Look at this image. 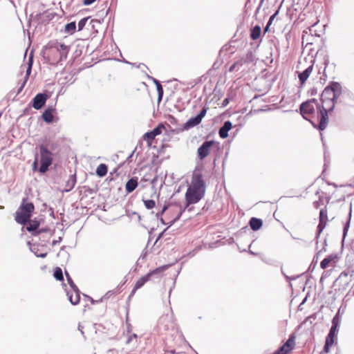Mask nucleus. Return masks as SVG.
Here are the masks:
<instances>
[{
	"mask_svg": "<svg viewBox=\"0 0 354 354\" xmlns=\"http://www.w3.org/2000/svg\"><path fill=\"white\" fill-rule=\"evenodd\" d=\"M164 128L165 127L163 124H160L155 129H153L152 131L147 132L144 135V139L147 141L149 147H150L152 145V142L155 138L157 136L161 134L162 129Z\"/></svg>",
	"mask_w": 354,
	"mask_h": 354,
	"instance_id": "nucleus-10",
	"label": "nucleus"
},
{
	"mask_svg": "<svg viewBox=\"0 0 354 354\" xmlns=\"http://www.w3.org/2000/svg\"><path fill=\"white\" fill-rule=\"evenodd\" d=\"M205 192V185L202 174L199 172H194L185 196L186 207L197 203L203 198Z\"/></svg>",
	"mask_w": 354,
	"mask_h": 354,
	"instance_id": "nucleus-2",
	"label": "nucleus"
},
{
	"mask_svg": "<svg viewBox=\"0 0 354 354\" xmlns=\"http://www.w3.org/2000/svg\"><path fill=\"white\" fill-rule=\"evenodd\" d=\"M154 82L156 85L158 93V101H160L162 100V97L163 95V88L162 87V85L158 80H154Z\"/></svg>",
	"mask_w": 354,
	"mask_h": 354,
	"instance_id": "nucleus-28",
	"label": "nucleus"
},
{
	"mask_svg": "<svg viewBox=\"0 0 354 354\" xmlns=\"http://www.w3.org/2000/svg\"><path fill=\"white\" fill-rule=\"evenodd\" d=\"M313 27H314V26H313L312 27L308 28L307 30H305L304 31V32L306 33V34L307 33H310V35H313Z\"/></svg>",
	"mask_w": 354,
	"mask_h": 354,
	"instance_id": "nucleus-42",
	"label": "nucleus"
},
{
	"mask_svg": "<svg viewBox=\"0 0 354 354\" xmlns=\"http://www.w3.org/2000/svg\"><path fill=\"white\" fill-rule=\"evenodd\" d=\"M261 28L259 25L253 27L250 30V37L253 40H257L261 35Z\"/></svg>",
	"mask_w": 354,
	"mask_h": 354,
	"instance_id": "nucleus-21",
	"label": "nucleus"
},
{
	"mask_svg": "<svg viewBox=\"0 0 354 354\" xmlns=\"http://www.w3.org/2000/svg\"><path fill=\"white\" fill-rule=\"evenodd\" d=\"M48 99L46 93H38L32 99V107L37 110L41 109Z\"/></svg>",
	"mask_w": 354,
	"mask_h": 354,
	"instance_id": "nucleus-12",
	"label": "nucleus"
},
{
	"mask_svg": "<svg viewBox=\"0 0 354 354\" xmlns=\"http://www.w3.org/2000/svg\"><path fill=\"white\" fill-rule=\"evenodd\" d=\"M55 113L56 109L53 106H48V109L43 113L42 118L45 122L50 123L53 121L54 114Z\"/></svg>",
	"mask_w": 354,
	"mask_h": 354,
	"instance_id": "nucleus-16",
	"label": "nucleus"
},
{
	"mask_svg": "<svg viewBox=\"0 0 354 354\" xmlns=\"http://www.w3.org/2000/svg\"><path fill=\"white\" fill-rule=\"evenodd\" d=\"M87 18H83L78 22V30H82L86 23Z\"/></svg>",
	"mask_w": 354,
	"mask_h": 354,
	"instance_id": "nucleus-33",
	"label": "nucleus"
},
{
	"mask_svg": "<svg viewBox=\"0 0 354 354\" xmlns=\"http://www.w3.org/2000/svg\"><path fill=\"white\" fill-rule=\"evenodd\" d=\"M39 151L41 156L39 171L41 173H45L48 170V167L52 164L53 154L46 147L43 145L39 147Z\"/></svg>",
	"mask_w": 354,
	"mask_h": 354,
	"instance_id": "nucleus-6",
	"label": "nucleus"
},
{
	"mask_svg": "<svg viewBox=\"0 0 354 354\" xmlns=\"http://www.w3.org/2000/svg\"><path fill=\"white\" fill-rule=\"evenodd\" d=\"M351 213H352V209H351V207H350V211H349V213H348V219L344 225V229H343V239H345V237L347 235V232L348 231V229H349V227H350V222H351Z\"/></svg>",
	"mask_w": 354,
	"mask_h": 354,
	"instance_id": "nucleus-24",
	"label": "nucleus"
},
{
	"mask_svg": "<svg viewBox=\"0 0 354 354\" xmlns=\"http://www.w3.org/2000/svg\"><path fill=\"white\" fill-rule=\"evenodd\" d=\"M142 201L147 209H152L156 207V201L153 199H146L143 197Z\"/></svg>",
	"mask_w": 354,
	"mask_h": 354,
	"instance_id": "nucleus-25",
	"label": "nucleus"
},
{
	"mask_svg": "<svg viewBox=\"0 0 354 354\" xmlns=\"http://www.w3.org/2000/svg\"><path fill=\"white\" fill-rule=\"evenodd\" d=\"M181 214H182V212H180L178 213V214L177 215V216L174 219V221H172V223H174V221H176V220H178V219L180 218V216Z\"/></svg>",
	"mask_w": 354,
	"mask_h": 354,
	"instance_id": "nucleus-51",
	"label": "nucleus"
},
{
	"mask_svg": "<svg viewBox=\"0 0 354 354\" xmlns=\"http://www.w3.org/2000/svg\"><path fill=\"white\" fill-rule=\"evenodd\" d=\"M264 1H265V0H261V1H260V3H259V6H258V8H257V11H259V10H260V8H261V6H262V5H263V3Z\"/></svg>",
	"mask_w": 354,
	"mask_h": 354,
	"instance_id": "nucleus-49",
	"label": "nucleus"
},
{
	"mask_svg": "<svg viewBox=\"0 0 354 354\" xmlns=\"http://www.w3.org/2000/svg\"><path fill=\"white\" fill-rule=\"evenodd\" d=\"M65 275L67 279V281H68L69 286H71V288H72V290L76 289L77 290V286L75 284L74 281H73V279H71V276L69 275V274L68 273L67 271H65Z\"/></svg>",
	"mask_w": 354,
	"mask_h": 354,
	"instance_id": "nucleus-30",
	"label": "nucleus"
},
{
	"mask_svg": "<svg viewBox=\"0 0 354 354\" xmlns=\"http://www.w3.org/2000/svg\"><path fill=\"white\" fill-rule=\"evenodd\" d=\"M75 182L76 180L75 177L73 176H70V178L68 179L66 183V191H69L71 189H73V187L75 186Z\"/></svg>",
	"mask_w": 354,
	"mask_h": 354,
	"instance_id": "nucleus-29",
	"label": "nucleus"
},
{
	"mask_svg": "<svg viewBox=\"0 0 354 354\" xmlns=\"http://www.w3.org/2000/svg\"><path fill=\"white\" fill-rule=\"evenodd\" d=\"M55 243H57V241H53V245H55Z\"/></svg>",
	"mask_w": 354,
	"mask_h": 354,
	"instance_id": "nucleus-57",
	"label": "nucleus"
},
{
	"mask_svg": "<svg viewBox=\"0 0 354 354\" xmlns=\"http://www.w3.org/2000/svg\"><path fill=\"white\" fill-rule=\"evenodd\" d=\"M348 275V272H346V271H343L341 272V274H339V278H342L343 277H347Z\"/></svg>",
	"mask_w": 354,
	"mask_h": 354,
	"instance_id": "nucleus-44",
	"label": "nucleus"
},
{
	"mask_svg": "<svg viewBox=\"0 0 354 354\" xmlns=\"http://www.w3.org/2000/svg\"><path fill=\"white\" fill-rule=\"evenodd\" d=\"M328 59H326L324 60V65H325V67H324V70L326 69V66H328ZM324 74H325V71H324Z\"/></svg>",
	"mask_w": 354,
	"mask_h": 354,
	"instance_id": "nucleus-50",
	"label": "nucleus"
},
{
	"mask_svg": "<svg viewBox=\"0 0 354 354\" xmlns=\"http://www.w3.org/2000/svg\"><path fill=\"white\" fill-rule=\"evenodd\" d=\"M337 260V254H330L326 258H324L320 263V267L322 269H326L328 266L331 265L332 263H335Z\"/></svg>",
	"mask_w": 354,
	"mask_h": 354,
	"instance_id": "nucleus-17",
	"label": "nucleus"
},
{
	"mask_svg": "<svg viewBox=\"0 0 354 354\" xmlns=\"http://www.w3.org/2000/svg\"><path fill=\"white\" fill-rule=\"evenodd\" d=\"M295 344V337L294 335H290L286 342L281 346L277 351L273 354H287L291 351Z\"/></svg>",
	"mask_w": 354,
	"mask_h": 354,
	"instance_id": "nucleus-11",
	"label": "nucleus"
},
{
	"mask_svg": "<svg viewBox=\"0 0 354 354\" xmlns=\"http://www.w3.org/2000/svg\"><path fill=\"white\" fill-rule=\"evenodd\" d=\"M328 222L327 209L326 207L322 209L319 212V222L317 225V234H319L326 227Z\"/></svg>",
	"mask_w": 354,
	"mask_h": 354,
	"instance_id": "nucleus-14",
	"label": "nucleus"
},
{
	"mask_svg": "<svg viewBox=\"0 0 354 354\" xmlns=\"http://www.w3.org/2000/svg\"><path fill=\"white\" fill-rule=\"evenodd\" d=\"M229 104V99L225 98L224 100H223V107L227 106Z\"/></svg>",
	"mask_w": 354,
	"mask_h": 354,
	"instance_id": "nucleus-45",
	"label": "nucleus"
},
{
	"mask_svg": "<svg viewBox=\"0 0 354 354\" xmlns=\"http://www.w3.org/2000/svg\"><path fill=\"white\" fill-rule=\"evenodd\" d=\"M235 64H236L237 66H241L244 64H246L245 62H243V57H241L239 60H237Z\"/></svg>",
	"mask_w": 354,
	"mask_h": 354,
	"instance_id": "nucleus-39",
	"label": "nucleus"
},
{
	"mask_svg": "<svg viewBox=\"0 0 354 354\" xmlns=\"http://www.w3.org/2000/svg\"><path fill=\"white\" fill-rule=\"evenodd\" d=\"M55 243H57V241H53V245H55Z\"/></svg>",
	"mask_w": 354,
	"mask_h": 354,
	"instance_id": "nucleus-56",
	"label": "nucleus"
},
{
	"mask_svg": "<svg viewBox=\"0 0 354 354\" xmlns=\"http://www.w3.org/2000/svg\"><path fill=\"white\" fill-rule=\"evenodd\" d=\"M334 343L330 342L326 340L325 345L323 348V351L328 353L329 352L330 348L333 345Z\"/></svg>",
	"mask_w": 354,
	"mask_h": 354,
	"instance_id": "nucleus-32",
	"label": "nucleus"
},
{
	"mask_svg": "<svg viewBox=\"0 0 354 354\" xmlns=\"http://www.w3.org/2000/svg\"><path fill=\"white\" fill-rule=\"evenodd\" d=\"M96 0H84L83 1V4L84 6H89L91 4H92L93 3H94Z\"/></svg>",
	"mask_w": 354,
	"mask_h": 354,
	"instance_id": "nucleus-41",
	"label": "nucleus"
},
{
	"mask_svg": "<svg viewBox=\"0 0 354 354\" xmlns=\"http://www.w3.org/2000/svg\"><path fill=\"white\" fill-rule=\"evenodd\" d=\"M243 62H245L246 64L252 63L255 59L254 55L252 50H248L246 53V54L243 56Z\"/></svg>",
	"mask_w": 354,
	"mask_h": 354,
	"instance_id": "nucleus-23",
	"label": "nucleus"
},
{
	"mask_svg": "<svg viewBox=\"0 0 354 354\" xmlns=\"http://www.w3.org/2000/svg\"><path fill=\"white\" fill-rule=\"evenodd\" d=\"M73 290L74 292V294L68 292L67 295L70 302L73 305H77L80 303V290L77 288V290L76 289Z\"/></svg>",
	"mask_w": 354,
	"mask_h": 354,
	"instance_id": "nucleus-18",
	"label": "nucleus"
},
{
	"mask_svg": "<svg viewBox=\"0 0 354 354\" xmlns=\"http://www.w3.org/2000/svg\"><path fill=\"white\" fill-rule=\"evenodd\" d=\"M167 209H168V206H167V205H165V206L162 207V210H161L160 212H158V213L156 214V216H157L158 218V217H160V216H162V214L165 212V211H166Z\"/></svg>",
	"mask_w": 354,
	"mask_h": 354,
	"instance_id": "nucleus-38",
	"label": "nucleus"
},
{
	"mask_svg": "<svg viewBox=\"0 0 354 354\" xmlns=\"http://www.w3.org/2000/svg\"><path fill=\"white\" fill-rule=\"evenodd\" d=\"M223 127H224V129L229 131L232 127V122L230 121H225L223 125Z\"/></svg>",
	"mask_w": 354,
	"mask_h": 354,
	"instance_id": "nucleus-35",
	"label": "nucleus"
},
{
	"mask_svg": "<svg viewBox=\"0 0 354 354\" xmlns=\"http://www.w3.org/2000/svg\"><path fill=\"white\" fill-rule=\"evenodd\" d=\"M138 178H132L129 180L125 185V189L127 193L133 192L138 186Z\"/></svg>",
	"mask_w": 354,
	"mask_h": 354,
	"instance_id": "nucleus-19",
	"label": "nucleus"
},
{
	"mask_svg": "<svg viewBox=\"0 0 354 354\" xmlns=\"http://www.w3.org/2000/svg\"><path fill=\"white\" fill-rule=\"evenodd\" d=\"M322 201L319 199V201H316L313 203V207L316 209H318L322 205Z\"/></svg>",
	"mask_w": 354,
	"mask_h": 354,
	"instance_id": "nucleus-40",
	"label": "nucleus"
},
{
	"mask_svg": "<svg viewBox=\"0 0 354 354\" xmlns=\"http://www.w3.org/2000/svg\"><path fill=\"white\" fill-rule=\"evenodd\" d=\"M54 277L58 281H64L63 272L60 268L57 267L54 272Z\"/></svg>",
	"mask_w": 354,
	"mask_h": 354,
	"instance_id": "nucleus-27",
	"label": "nucleus"
},
{
	"mask_svg": "<svg viewBox=\"0 0 354 354\" xmlns=\"http://www.w3.org/2000/svg\"><path fill=\"white\" fill-rule=\"evenodd\" d=\"M107 171H108L107 166L104 163L99 165L96 169V174L100 177H103V176H106L107 174Z\"/></svg>",
	"mask_w": 354,
	"mask_h": 354,
	"instance_id": "nucleus-22",
	"label": "nucleus"
},
{
	"mask_svg": "<svg viewBox=\"0 0 354 354\" xmlns=\"http://www.w3.org/2000/svg\"><path fill=\"white\" fill-rule=\"evenodd\" d=\"M160 196V194L157 193L156 189L153 186L151 187V194H150L151 198L156 197V198H158Z\"/></svg>",
	"mask_w": 354,
	"mask_h": 354,
	"instance_id": "nucleus-34",
	"label": "nucleus"
},
{
	"mask_svg": "<svg viewBox=\"0 0 354 354\" xmlns=\"http://www.w3.org/2000/svg\"><path fill=\"white\" fill-rule=\"evenodd\" d=\"M134 337V338H136L137 337V335H133V336L130 337V338L128 340V342H130L131 340H132V338Z\"/></svg>",
	"mask_w": 354,
	"mask_h": 354,
	"instance_id": "nucleus-52",
	"label": "nucleus"
},
{
	"mask_svg": "<svg viewBox=\"0 0 354 354\" xmlns=\"http://www.w3.org/2000/svg\"><path fill=\"white\" fill-rule=\"evenodd\" d=\"M206 114V109H203L201 112L195 117L191 118L189 119L184 124V129H189L192 128L198 124H199L203 118V117Z\"/></svg>",
	"mask_w": 354,
	"mask_h": 354,
	"instance_id": "nucleus-9",
	"label": "nucleus"
},
{
	"mask_svg": "<svg viewBox=\"0 0 354 354\" xmlns=\"http://www.w3.org/2000/svg\"><path fill=\"white\" fill-rule=\"evenodd\" d=\"M228 136V131L224 129L223 127V139L226 138Z\"/></svg>",
	"mask_w": 354,
	"mask_h": 354,
	"instance_id": "nucleus-43",
	"label": "nucleus"
},
{
	"mask_svg": "<svg viewBox=\"0 0 354 354\" xmlns=\"http://www.w3.org/2000/svg\"><path fill=\"white\" fill-rule=\"evenodd\" d=\"M164 270H165V267L157 268L153 270H151L149 272H148L145 276H142L140 278H139L136 281L135 286H134L131 292L129 295V298L133 297L135 295L136 292L138 289L141 288L147 281H149L151 279L152 276H153L155 274H158L161 273L162 272H163Z\"/></svg>",
	"mask_w": 354,
	"mask_h": 354,
	"instance_id": "nucleus-5",
	"label": "nucleus"
},
{
	"mask_svg": "<svg viewBox=\"0 0 354 354\" xmlns=\"http://www.w3.org/2000/svg\"><path fill=\"white\" fill-rule=\"evenodd\" d=\"M314 62L315 59H311L310 62V66H308L304 71L299 73L298 77L301 84H304L311 74L313 69Z\"/></svg>",
	"mask_w": 354,
	"mask_h": 354,
	"instance_id": "nucleus-15",
	"label": "nucleus"
},
{
	"mask_svg": "<svg viewBox=\"0 0 354 354\" xmlns=\"http://www.w3.org/2000/svg\"><path fill=\"white\" fill-rule=\"evenodd\" d=\"M249 252H250L251 254H252V255H256V254H257L256 253H254V252H252V251H251V250H250V251H249Z\"/></svg>",
	"mask_w": 354,
	"mask_h": 354,
	"instance_id": "nucleus-55",
	"label": "nucleus"
},
{
	"mask_svg": "<svg viewBox=\"0 0 354 354\" xmlns=\"http://www.w3.org/2000/svg\"><path fill=\"white\" fill-rule=\"evenodd\" d=\"M214 144V142L211 141H205L198 149L197 151L198 156L201 160L204 159L209 153L210 147Z\"/></svg>",
	"mask_w": 354,
	"mask_h": 354,
	"instance_id": "nucleus-13",
	"label": "nucleus"
},
{
	"mask_svg": "<svg viewBox=\"0 0 354 354\" xmlns=\"http://www.w3.org/2000/svg\"><path fill=\"white\" fill-rule=\"evenodd\" d=\"M319 106L320 104L318 103L316 99H311L306 102H304L300 105V111L301 113L304 115H310L313 114L315 111V107L317 109V120L319 122L320 121V116L319 115Z\"/></svg>",
	"mask_w": 354,
	"mask_h": 354,
	"instance_id": "nucleus-7",
	"label": "nucleus"
},
{
	"mask_svg": "<svg viewBox=\"0 0 354 354\" xmlns=\"http://www.w3.org/2000/svg\"><path fill=\"white\" fill-rule=\"evenodd\" d=\"M270 26H268V22L267 23V25L266 26V27L264 28L263 29V32L264 33H266V32H268L269 30H270Z\"/></svg>",
	"mask_w": 354,
	"mask_h": 354,
	"instance_id": "nucleus-48",
	"label": "nucleus"
},
{
	"mask_svg": "<svg viewBox=\"0 0 354 354\" xmlns=\"http://www.w3.org/2000/svg\"><path fill=\"white\" fill-rule=\"evenodd\" d=\"M316 93H317V91H316V90H314V89H313V90H312V93H312V95H314V94H315Z\"/></svg>",
	"mask_w": 354,
	"mask_h": 354,
	"instance_id": "nucleus-53",
	"label": "nucleus"
},
{
	"mask_svg": "<svg viewBox=\"0 0 354 354\" xmlns=\"http://www.w3.org/2000/svg\"><path fill=\"white\" fill-rule=\"evenodd\" d=\"M75 22H71L65 26V30L68 32H73L75 30Z\"/></svg>",
	"mask_w": 354,
	"mask_h": 354,
	"instance_id": "nucleus-31",
	"label": "nucleus"
},
{
	"mask_svg": "<svg viewBox=\"0 0 354 354\" xmlns=\"http://www.w3.org/2000/svg\"><path fill=\"white\" fill-rule=\"evenodd\" d=\"M69 48L64 44H57L56 46H50L46 48L45 55L48 59V62L50 64L55 65L63 59H66Z\"/></svg>",
	"mask_w": 354,
	"mask_h": 354,
	"instance_id": "nucleus-3",
	"label": "nucleus"
},
{
	"mask_svg": "<svg viewBox=\"0 0 354 354\" xmlns=\"http://www.w3.org/2000/svg\"><path fill=\"white\" fill-rule=\"evenodd\" d=\"M32 59L30 60L29 62V64H28V67L26 70V80L28 78V76L30 75V73H31V69H32Z\"/></svg>",
	"mask_w": 354,
	"mask_h": 354,
	"instance_id": "nucleus-37",
	"label": "nucleus"
},
{
	"mask_svg": "<svg viewBox=\"0 0 354 354\" xmlns=\"http://www.w3.org/2000/svg\"><path fill=\"white\" fill-rule=\"evenodd\" d=\"M342 93V87L339 82H331L323 91L321 95L322 104L319 106V115L320 121L317 126L311 121L315 127L319 130H324L328 122V113L333 111L338 97Z\"/></svg>",
	"mask_w": 354,
	"mask_h": 354,
	"instance_id": "nucleus-1",
	"label": "nucleus"
},
{
	"mask_svg": "<svg viewBox=\"0 0 354 354\" xmlns=\"http://www.w3.org/2000/svg\"><path fill=\"white\" fill-rule=\"evenodd\" d=\"M39 226V223L37 221H31L28 225V226L26 227V230L28 232H32L36 230Z\"/></svg>",
	"mask_w": 354,
	"mask_h": 354,
	"instance_id": "nucleus-26",
	"label": "nucleus"
},
{
	"mask_svg": "<svg viewBox=\"0 0 354 354\" xmlns=\"http://www.w3.org/2000/svg\"><path fill=\"white\" fill-rule=\"evenodd\" d=\"M37 257H41V258H44L47 256V253L45 252V253H41V254H36Z\"/></svg>",
	"mask_w": 354,
	"mask_h": 354,
	"instance_id": "nucleus-47",
	"label": "nucleus"
},
{
	"mask_svg": "<svg viewBox=\"0 0 354 354\" xmlns=\"http://www.w3.org/2000/svg\"><path fill=\"white\" fill-rule=\"evenodd\" d=\"M236 66H236V64H235V62H234V64H233L230 67V68H229V71H230V72L233 71L235 69V68H236Z\"/></svg>",
	"mask_w": 354,
	"mask_h": 354,
	"instance_id": "nucleus-46",
	"label": "nucleus"
},
{
	"mask_svg": "<svg viewBox=\"0 0 354 354\" xmlns=\"http://www.w3.org/2000/svg\"><path fill=\"white\" fill-rule=\"evenodd\" d=\"M279 14V10H277L272 15L270 16L269 20H268V26H271L272 24L273 20H274L275 17Z\"/></svg>",
	"mask_w": 354,
	"mask_h": 354,
	"instance_id": "nucleus-36",
	"label": "nucleus"
},
{
	"mask_svg": "<svg viewBox=\"0 0 354 354\" xmlns=\"http://www.w3.org/2000/svg\"><path fill=\"white\" fill-rule=\"evenodd\" d=\"M218 135L221 137V128L218 129Z\"/></svg>",
	"mask_w": 354,
	"mask_h": 354,
	"instance_id": "nucleus-54",
	"label": "nucleus"
},
{
	"mask_svg": "<svg viewBox=\"0 0 354 354\" xmlns=\"http://www.w3.org/2000/svg\"><path fill=\"white\" fill-rule=\"evenodd\" d=\"M35 209V206L32 202H29L27 198H24L21 203L15 214V221L21 225H25L28 222Z\"/></svg>",
	"mask_w": 354,
	"mask_h": 354,
	"instance_id": "nucleus-4",
	"label": "nucleus"
},
{
	"mask_svg": "<svg viewBox=\"0 0 354 354\" xmlns=\"http://www.w3.org/2000/svg\"><path fill=\"white\" fill-rule=\"evenodd\" d=\"M263 225V221L260 218L252 217L250 221V225L252 230L257 231L259 230Z\"/></svg>",
	"mask_w": 354,
	"mask_h": 354,
	"instance_id": "nucleus-20",
	"label": "nucleus"
},
{
	"mask_svg": "<svg viewBox=\"0 0 354 354\" xmlns=\"http://www.w3.org/2000/svg\"><path fill=\"white\" fill-rule=\"evenodd\" d=\"M340 317L339 313H337L332 319V326L329 330V333L326 338V341L332 343H335V339L338 332V328L340 324Z\"/></svg>",
	"mask_w": 354,
	"mask_h": 354,
	"instance_id": "nucleus-8",
	"label": "nucleus"
}]
</instances>
